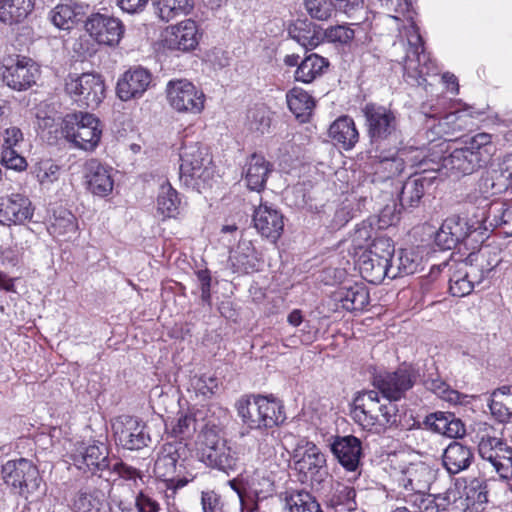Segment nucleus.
<instances>
[{
  "label": "nucleus",
  "mask_w": 512,
  "mask_h": 512,
  "mask_svg": "<svg viewBox=\"0 0 512 512\" xmlns=\"http://www.w3.org/2000/svg\"><path fill=\"white\" fill-rule=\"evenodd\" d=\"M2 477L8 486L25 499L34 494L41 484L37 467L25 458L7 461L2 466Z\"/></svg>",
  "instance_id": "10"
},
{
  "label": "nucleus",
  "mask_w": 512,
  "mask_h": 512,
  "mask_svg": "<svg viewBox=\"0 0 512 512\" xmlns=\"http://www.w3.org/2000/svg\"><path fill=\"white\" fill-rule=\"evenodd\" d=\"M292 457L295 469L305 479H313L317 474L322 475L325 472V455L313 442L300 440Z\"/></svg>",
  "instance_id": "20"
},
{
  "label": "nucleus",
  "mask_w": 512,
  "mask_h": 512,
  "mask_svg": "<svg viewBox=\"0 0 512 512\" xmlns=\"http://www.w3.org/2000/svg\"><path fill=\"white\" fill-rule=\"evenodd\" d=\"M480 457L489 462L503 479L512 476V448L495 432L484 433L478 443Z\"/></svg>",
  "instance_id": "13"
},
{
  "label": "nucleus",
  "mask_w": 512,
  "mask_h": 512,
  "mask_svg": "<svg viewBox=\"0 0 512 512\" xmlns=\"http://www.w3.org/2000/svg\"><path fill=\"white\" fill-rule=\"evenodd\" d=\"M426 425L434 432L449 438H459L465 434V426L462 421L451 413L435 412L426 417Z\"/></svg>",
  "instance_id": "36"
},
{
  "label": "nucleus",
  "mask_w": 512,
  "mask_h": 512,
  "mask_svg": "<svg viewBox=\"0 0 512 512\" xmlns=\"http://www.w3.org/2000/svg\"><path fill=\"white\" fill-rule=\"evenodd\" d=\"M115 441L128 450H138L148 445L150 435L145 423L131 416H120L112 424Z\"/></svg>",
  "instance_id": "16"
},
{
  "label": "nucleus",
  "mask_w": 512,
  "mask_h": 512,
  "mask_svg": "<svg viewBox=\"0 0 512 512\" xmlns=\"http://www.w3.org/2000/svg\"><path fill=\"white\" fill-rule=\"evenodd\" d=\"M416 380V373L411 366H401L395 372L379 374L374 378V385L390 401L400 399L404 393L412 388Z\"/></svg>",
  "instance_id": "19"
},
{
  "label": "nucleus",
  "mask_w": 512,
  "mask_h": 512,
  "mask_svg": "<svg viewBox=\"0 0 512 512\" xmlns=\"http://www.w3.org/2000/svg\"><path fill=\"white\" fill-rule=\"evenodd\" d=\"M65 91L79 106L95 108L104 99L105 86L99 75L83 73L69 75L65 80Z\"/></svg>",
  "instance_id": "11"
},
{
  "label": "nucleus",
  "mask_w": 512,
  "mask_h": 512,
  "mask_svg": "<svg viewBox=\"0 0 512 512\" xmlns=\"http://www.w3.org/2000/svg\"><path fill=\"white\" fill-rule=\"evenodd\" d=\"M328 65L325 58L312 53L298 65L295 71V80L306 84L311 83L323 74Z\"/></svg>",
  "instance_id": "44"
},
{
  "label": "nucleus",
  "mask_w": 512,
  "mask_h": 512,
  "mask_svg": "<svg viewBox=\"0 0 512 512\" xmlns=\"http://www.w3.org/2000/svg\"><path fill=\"white\" fill-rule=\"evenodd\" d=\"M331 451L348 471H357L362 457L361 441L352 435L338 436L331 443Z\"/></svg>",
  "instance_id": "29"
},
{
  "label": "nucleus",
  "mask_w": 512,
  "mask_h": 512,
  "mask_svg": "<svg viewBox=\"0 0 512 512\" xmlns=\"http://www.w3.org/2000/svg\"><path fill=\"white\" fill-rule=\"evenodd\" d=\"M473 460V453L468 446L453 441L443 452L444 467L451 474H457L467 469Z\"/></svg>",
  "instance_id": "37"
},
{
  "label": "nucleus",
  "mask_w": 512,
  "mask_h": 512,
  "mask_svg": "<svg viewBox=\"0 0 512 512\" xmlns=\"http://www.w3.org/2000/svg\"><path fill=\"white\" fill-rule=\"evenodd\" d=\"M2 81L15 91H25L36 84L40 76L39 66L24 56L9 57L0 68Z\"/></svg>",
  "instance_id": "12"
},
{
  "label": "nucleus",
  "mask_w": 512,
  "mask_h": 512,
  "mask_svg": "<svg viewBox=\"0 0 512 512\" xmlns=\"http://www.w3.org/2000/svg\"><path fill=\"white\" fill-rule=\"evenodd\" d=\"M81 14V8L75 4H58L49 13L52 24L63 30L71 29Z\"/></svg>",
  "instance_id": "53"
},
{
  "label": "nucleus",
  "mask_w": 512,
  "mask_h": 512,
  "mask_svg": "<svg viewBox=\"0 0 512 512\" xmlns=\"http://www.w3.org/2000/svg\"><path fill=\"white\" fill-rule=\"evenodd\" d=\"M397 262V266L394 267V272L397 273V276L409 275L417 271L419 266V257L413 251L400 250Z\"/></svg>",
  "instance_id": "63"
},
{
  "label": "nucleus",
  "mask_w": 512,
  "mask_h": 512,
  "mask_svg": "<svg viewBox=\"0 0 512 512\" xmlns=\"http://www.w3.org/2000/svg\"><path fill=\"white\" fill-rule=\"evenodd\" d=\"M329 136L345 150L352 149L359 140L355 122L348 116H341L330 125Z\"/></svg>",
  "instance_id": "39"
},
{
  "label": "nucleus",
  "mask_w": 512,
  "mask_h": 512,
  "mask_svg": "<svg viewBox=\"0 0 512 512\" xmlns=\"http://www.w3.org/2000/svg\"><path fill=\"white\" fill-rule=\"evenodd\" d=\"M180 161V179L186 186L201 191L209 184L214 170L206 148L198 142L184 143L180 150Z\"/></svg>",
  "instance_id": "5"
},
{
  "label": "nucleus",
  "mask_w": 512,
  "mask_h": 512,
  "mask_svg": "<svg viewBox=\"0 0 512 512\" xmlns=\"http://www.w3.org/2000/svg\"><path fill=\"white\" fill-rule=\"evenodd\" d=\"M254 227L261 234L272 242H276L284 229L283 215L267 204H260L254 211Z\"/></svg>",
  "instance_id": "28"
},
{
  "label": "nucleus",
  "mask_w": 512,
  "mask_h": 512,
  "mask_svg": "<svg viewBox=\"0 0 512 512\" xmlns=\"http://www.w3.org/2000/svg\"><path fill=\"white\" fill-rule=\"evenodd\" d=\"M151 80L152 76L148 70L141 67L130 69L118 80L116 93L122 101L141 97Z\"/></svg>",
  "instance_id": "27"
},
{
  "label": "nucleus",
  "mask_w": 512,
  "mask_h": 512,
  "mask_svg": "<svg viewBox=\"0 0 512 512\" xmlns=\"http://www.w3.org/2000/svg\"><path fill=\"white\" fill-rule=\"evenodd\" d=\"M420 169L409 177L402 186L400 203L402 207H415L423 197L426 187L431 185L436 176H426Z\"/></svg>",
  "instance_id": "35"
},
{
  "label": "nucleus",
  "mask_w": 512,
  "mask_h": 512,
  "mask_svg": "<svg viewBox=\"0 0 512 512\" xmlns=\"http://www.w3.org/2000/svg\"><path fill=\"white\" fill-rule=\"evenodd\" d=\"M33 212L31 201L21 193L0 197L1 224H23L32 218Z\"/></svg>",
  "instance_id": "23"
},
{
  "label": "nucleus",
  "mask_w": 512,
  "mask_h": 512,
  "mask_svg": "<svg viewBox=\"0 0 512 512\" xmlns=\"http://www.w3.org/2000/svg\"><path fill=\"white\" fill-rule=\"evenodd\" d=\"M443 223L456 245L471 233L483 229L479 213L469 220L455 216L449 217Z\"/></svg>",
  "instance_id": "42"
},
{
  "label": "nucleus",
  "mask_w": 512,
  "mask_h": 512,
  "mask_svg": "<svg viewBox=\"0 0 512 512\" xmlns=\"http://www.w3.org/2000/svg\"><path fill=\"white\" fill-rule=\"evenodd\" d=\"M33 8L32 0H3L0 3V21L8 25L20 23Z\"/></svg>",
  "instance_id": "43"
},
{
  "label": "nucleus",
  "mask_w": 512,
  "mask_h": 512,
  "mask_svg": "<svg viewBox=\"0 0 512 512\" xmlns=\"http://www.w3.org/2000/svg\"><path fill=\"white\" fill-rule=\"evenodd\" d=\"M356 491L353 487L336 483L327 497V505L335 511H352L356 508Z\"/></svg>",
  "instance_id": "49"
},
{
  "label": "nucleus",
  "mask_w": 512,
  "mask_h": 512,
  "mask_svg": "<svg viewBox=\"0 0 512 512\" xmlns=\"http://www.w3.org/2000/svg\"><path fill=\"white\" fill-rule=\"evenodd\" d=\"M481 114L479 111L472 110L471 107H465L440 117L438 124L433 126L432 129L434 133L441 137L450 136L472 127L473 119Z\"/></svg>",
  "instance_id": "31"
},
{
  "label": "nucleus",
  "mask_w": 512,
  "mask_h": 512,
  "mask_svg": "<svg viewBox=\"0 0 512 512\" xmlns=\"http://www.w3.org/2000/svg\"><path fill=\"white\" fill-rule=\"evenodd\" d=\"M479 187L487 195L501 194L512 187V154L505 156L497 167L486 171Z\"/></svg>",
  "instance_id": "25"
},
{
  "label": "nucleus",
  "mask_w": 512,
  "mask_h": 512,
  "mask_svg": "<svg viewBox=\"0 0 512 512\" xmlns=\"http://www.w3.org/2000/svg\"><path fill=\"white\" fill-rule=\"evenodd\" d=\"M201 460L209 467L225 473L235 471L238 466V454L218 429L206 426L201 434Z\"/></svg>",
  "instance_id": "8"
},
{
  "label": "nucleus",
  "mask_w": 512,
  "mask_h": 512,
  "mask_svg": "<svg viewBox=\"0 0 512 512\" xmlns=\"http://www.w3.org/2000/svg\"><path fill=\"white\" fill-rule=\"evenodd\" d=\"M500 252L496 248L482 247L472 252L464 260L456 264L467 272V276L475 284H480L490 276V273L501 263Z\"/></svg>",
  "instance_id": "17"
},
{
  "label": "nucleus",
  "mask_w": 512,
  "mask_h": 512,
  "mask_svg": "<svg viewBox=\"0 0 512 512\" xmlns=\"http://www.w3.org/2000/svg\"><path fill=\"white\" fill-rule=\"evenodd\" d=\"M23 142V133L16 126L8 127L2 132L1 162L6 168L15 171H24L26 169L27 162L20 154Z\"/></svg>",
  "instance_id": "24"
},
{
  "label": "nucleus",
  "mask_w": 512,
  "mask_h": 512,
  "mask_svg": "<svg viewBox=\"0 0 512 512\" xmlns=\"http://www.w3.org/2000/svg\"><path fill=\"white\" fill-rule=\"evenodd\" d=\"M77 230L76 217L66 209L56 210L48 226L49 234L60 241L72 239L77 234Z\"/></svg>",
  "instance_id": "40"
},
{
  "label": "nucleus",
  "mask_w": 512,
  "mask_h": 512,
  "mask_svg": "<svg viewBox=\"0 0 512 512\" xmlns=\"http://www.w3.org/2000/svg\"><path fill=\"white\" fill-rule=\"evenodd\" d=\"M479 216L483 230L501 228L503 233L512 235V200L492 202Z\"/></svg>",
  "instance_id": "30"
},
{
  "label": "nucleus",
  "mask_w": 512,
  "mask_h": 512,
  "mask_svg": "<svg viewBox=\"0 0 512 512\" xmlns=\"http://www.w3.org/2000/svg\"><path fill=\"white\" fill-rule=\"evenodd\" d=\"M33 173L42 189H50L60 178L61 166L51 159H46L34 166Z\"/></svg>",
  "instance_id": "56"
},
{
  "label": "nucleus",
  "mask_w": 512,
  "mask_h": 512,
  "mask_svg": "<svg viewBox=\"0 0 512 512\" xmlns=\"http://www.w3.org/2000/svg\"><path fill=\"white\" fill-rule=\"evenodd\" d=\"M84 28L95 42L110 47L118 45L125 32L120 19L102 13L91 14L86 19Z\"/></svg>",
  "instance_id": "15"
},
{
  "label": "nucleus",
  "mask_w": 512,
  "mask_h": 512,
  "mask_svg": "<svg viewBox=\"0 0 512 512\" xmlns=\"http://www.w3.org/2000/svg\"><path fill=\"white\" fill-rule=\"evenodd\" d=\"M198 26L195 21L186 19L168 26L163 32V45L169 50L190 51L199 43Z\"/></svg>",
  "instance_id": "22"
},
{
  "label": "nucleus",
  "mask_w": 512,
  "mask_h": 512,
  "mask_svg": "<svg viewBox=\"0 0 512 512\" xmlns=\"http://www.w3.org/2000/svg\"><path fill=\"white\" fill-rule=\"evenodd\" d=\"M290 111L297 117L305 120L312 112L315 102L311 95L302 88L294 87L286 95Z\"/></svg>",
  "instance_id": "52"
},
{
  "label": "nucleus",
  "mask_w": 512,
  "mask_h": 512,
  "mask_svg": "<svg viewBox=\"0 0 512 512\" xmlns=\"http://www.w3.org/2000/svg\"><path fill=\"white\" fill-rule=\"evenodd\" d=\"M443 148L423 157L418 165L424 172L454 175H470L486 165L495 153L492 136L478 133L464 142V146L454 149L448 156L442 155Z\"/></svg>",
  "instance_id": "1"
},
{
  "label": "nucleus",
  "mask_w": 512,
  "mask_h": 512,
  "mask_svg": "<svg viewBox=\"0 0 512 512\" xmlns=\"http://www.w3.org/2000/svg\"><path fill=\"white\" fill-rule=\"evenodd\" d=\"M284 512H322L315 497L305 490H287L281 494Z\"/></svg>",
  "instance_id": "38"
},
{
  "label": "nucleus",
  "mask_w": 512,
  "mask_h": 512,
  "mask_svg": "<svg viewBox=\"0 0 512 512\" xmlns=\"http://www.w3.org/2000/svg\"><path fill=\"white\" fill-rule=\"evenodd\" d=\"M367 132L373 144L381 143L395 136L398 130L396 113L382 105L366 104L363 108Z\"/></svg>",
  "instance_id": "14"
},
{
  "label": "nucleus",
  "mask_w": 512,
  "mask_h": 512,
  "mask_svg": "<svg viewBox=\"0 0 512 512\" xmlns=\"http://www.w3.org/2000/svg\"><path fill=\"white\" fill-rule=\"evenodd\" d=\"M230 262L236 272L249 273L256 269L257 255L250 241H240L230 256Z\"/></svg>",
  "instance_id": "48"
},
{
  "label": "nucleus",
  "mask_w": 512,
  "mask_h": 512,
  "mask_svg": "<svg viewBox=\"0 0 512 512\" xmlns=\"http://www.w3.org/2000/svg\"><path fill=\"white\" fill-rule=\"evenodd\" d=\"M397 405L380 397L375 390L359 393L353 401L351 416L363 429L380 433L398 422Z\"/></svg>",
  "instance_id": "2"
},
{
  "label": "nucleus",
  "mask_w": 512,
  "mask_h": 512,
  "mask_svg": "<svg viewBox=\"0 0 512 512\" xmlns=\"http://www.w3.org/2000/svg\"><path fill=\"white\" fill-rule=\"evenodd\" d=\"M475 285L467 276V272L455 263L449 278L450 293L455 297H464L472 292Z\"/></svg>",
  "instance_id": "57"
},
{
  "label": "nucleus",
  "mask_w": 512,
  "mask_h": 512,
  "mask_svg": "<svg viewBox=\"0 0 512 512\" xmlns=\"http://www.w3.org/2000/svg\"><path fill=\"white\" fill-rule=\"evenodd\" d=\"M372 256L392 262L394 245L390 238L385 236L375 237L369 248L364 250Z\"/></svg>",
  "instance_id": "61"
},
{
  "label": "nucleus",
  "mask_w": 512,
  "mask_h": 512,
  "mask_svg": "<svg viewBox=\"0 0 512 512\" xmlns=\"http://www.w3.org/2000/svg\"><path fill=\"white\" fill-rule=\"evenodd\" d=\"M191 388L196 396L208 399L218 390V382L217 379L212 376H195L191 379Z\"/></svg>",
  "instance_id": "60"
},
{
  "label": "nucleus",
  "mask_w": 512,
  "mask_h": 512,
  "mask_svg": "<svg viewBox=\"0 0 512 512\" xmlns=\"http://www.w3.org/2000/svg\"><path fill=\"white\" fill-rule=\"evenodd\" d=\"M236 407L242 422L251 429L273 428L286 419L281 401L273 396L242 397Z\"/></svg>",
  "instance_id": "3"
},
{
  "label": "nucleus",
  "mask_w": 512,
  "mask_h": 512,
  "mask_svg": "<svg viewBox=\"0 0 512 512\" xmlns=\"http://www.w3.org/2000/svg\"><path fill=\"white\" fill-rule=\"evenodd\" d=\"M271 113L269 109L258 104L248 109L245 119V128L255 136H261L270 131Z\"/></svg>",
  "instance_id": "47"
},
{
  "label": "nucleus",
  "mask_w": 512,
  "mask_h": 512,
  "mask_svg": "<svg viewBox=\"0 0 512 512\" xmlns=\"http://www.w3.org/2000/svg\"><path fill=\"white\" fill-rule=\"evenodd\" d=\"M273 170V165L264 156L253 154L247 160L244 167L247 187L253 191L264 189L267 178Z\"/></svg>",
  "instance_id": "34"
},
{
  "label": "nucleus",
  "mask_w": 512,
  "mask_h": 512,
  "mask_svg": "<svg viewBox=\"0 0 512 512\" xmlns=\"http://www.w3.org/2000/svg\"><path fill=\"white\" fill-rule=\"evenodd\" d=\"M61 132L68 142L85 151H93L102 136L99 119L87 112L67 114L62 119Z\"/></svg>",
  "instance_id": "7"
},
{
  "label": "nucleus",
  "mask_w": 512,
  "mask_h": 512,
  "mask_svg": "<svg viewBox=\"0 0 512 512\" xmlns=\"http://www.w3.org/2000/svg\"><path fill=\"white\" fill-rule=\"evenodd\" d=\"M185 448L181 443H165L154 464V473L167 482V488L176 490L187 485L196 477L190 463L181 459V451Z\"/></svg>",
  "instance_id": "4"
},
{
  "label": "nucleus",
  "mask_w": 512,
  "mask_h": 512,
  "mask_svg": "<svg viewBox=\"0 0 512 512\" xmlns=\"http://www.w3.org/2000/svg\"><path fill=\"white\" fill-rule=\"evenodd\" d=\"M274 474L268 469L257 467L255 469L252 484L258 498H266L274 492Z\"/></svg>",
  "instance_id": "58"
},
{
  "label": "nucleus",
  "mask_w": 512,
  "mask_h": 512,
  "mask_svg": "<svg viewBox=\"0 0 512 512\" xmlns=\"http://www.w3.org/2000/svg\"><path fill=\"white\" fill-rule=\"evenodd\" d=\"M305 8L312 18L320 21L331 18L335 10L332 0H305Z\"/></svg>",
  "instance_id": "59"
},
{
  "label": "nucleus",
  "mask_w": 512,
  "mask_h": 512,
  "mask_svg": "<svg viewBox=\"0 0 512 512\" xmlns=\"http://www.w3.org/2000/svg\"><path fill=\"white\" fill-rule=\"evenodd\" d=\"M425 387L436 394L438 397L451 403L459 401V393L449 387L443 380L439 378H429L424 382Z\"/></svg>",
  "instance_id": "62"
},
{
  "label": "nucleus",
  "mask_w": 512,
  "mask_h": 512,
  "mask_svg": "<svg viewBox=\"0 0 512 512\" xmlns=\"http://www.w3.org/2000/svg\"><path fill=\"white\" fill-rule=\"evenodd\" d=\"M487 502L486 492L478 481H472L459 491L457 511L478 510Z\"/></svg>",
  "instance_id": "51"
},
{
  "label": "nucleus",
  "mask_w": 512,
  "mask_h": 512,
  "mask_svg": "<svg viewBox=\"0 0 512 512\" xmlns=\"http://www.w3.org/2000/svg\"><path fill=\"white\" fill-rule=\"evenodd\" d=\"M165 92L169 106L179 113L197 115L205 108L204 92L188 79L170 80Z\"/></svg>",
  "instance_id": "9"
},
{
  "label": "nucleus",
  "mask_w": 512,
  "mask_h": 512,
  "mask_svg": "<svg viewBox=\"0 0 512 512\" xmlns=\"http://www.w3.org/2000/svg\"><path fill=\"white\" fill-rule=\"evenodd\" d=\"M74 461L80 469H85L92 474L101 473L110 466L107 448L102 443L87 446L74 457Z\"/></svg>",
  "instance_id": "33"
},
{
  "label": "nucleus",
  "mask_w": 512,
  "mask_h": 512,
  "mask_svg": "<svg viewBox=\"0 0 512 512\" xmlns=\"http://www.w3.org/2000/svg\"><path fill=\"white\" fill-rule=\"evenodd\" d=\"M335 297L347 311L363 310L369 303V292L362 283L339 288Z\"/></svg>",
  "instance_id": "41"
},
{
  "label": "nucleus",
  "mask_w": 512,
  "mask_h": 512,
  "mask_svg": "<svg viewBox=\"0 0 512 512\" xmlns=\"http://www.w3.org/2000/svg\"><path fill=\"white\" fill-rule=\"evenodd\" d=\"M276 439L272 435H266L258 443L256 462L258 467L268 469L271 473H276L279 464L275 449Z\"/></svg>",
  "instance_id": "54"
},
{
  "label": "nucleus",
  "mask_w": 512,
  "mask_h": 512,
  "mask_svg": "<svg viewBox=\"0 0 512 512\" xmlns=\"http://www.w3.org/2000/svg\"><path fill=\"white\" fill-rule=\"evenodd\" d=\"M490 410L500 422L512 420V386H502L491 395Z\"/></svg>",
  "instance_id": "46"
},
{
  "label": "nucleus",
  "mask_w": 512,
  "mask_h": 512,
  "mask_svg": "<svg viewBox=\"0 0 512 512\" xmlns=\"http://www.w3.org/2000/svg\"><path fill=\"white\" fill-rule=\"evenodd\" d=\"M426 157L423 150H403L399 154L393 157H384L377 161L374 166V179L373 181H385L387 179L400 175L405 167V163H409L411 167L420 169L422 173H425L418 163L420 160Z\"/></svg>",
  "instance_id": "21"
},
{
  "label": "nucleus",
  "mask_w": 512,
  "mask_h": 512,
  "mask_svg": "<svg viewBox=\"0 0 512 512\" xmlns=\"http://www.w3.org/2000/svg\"><path fill=\"white\" fill-rule=\"evenodd\" d=\"M434 479L435 471L421 461L409 463L399 471L396 477L398 485L404 490V499L411 497L413 493L427 492Z\"/></svg>",
  "instance_id": "18"
},
{
  "label": "nucleus",
  "mask_w": 512,
  "mask_h": 512,
  "mask_svg": "<svg viewBox=\"0 0 512 512\" xmlns=\"http://www.w3.org/2000/svg\"><path fill=\"white\" fill-rule=\"evenodd\" d=\"M359 270L362 277L373 284L382 282L385 277H397L392 262L372 256V254L365 251H363L359 258Z\"/></svg>",
  "instance_id": "32"
},
{
  "label": "nucleus",
  "mask_w": 512,
  "mask_h": 512,
  "mask_svg": "<svg viewBox=\"0 0 512 512\" xmlns=\"http://www.w3.org/2000/svg\"><path fill=\"white\" fill-rule=\"evenodd\" d=\"M289 34L292 39L305 49H314L321 42V33L311 22L302 20L296 21L289 29Z\"/></svg>",
  "instance_id": "50"
},
{
  "label": "nucleus",
  "mask_w": 512,
  "mask_h": 512,
  "mask_svg": "<svg viewBox=\"0 0 512 512\" xmlns=\"http://www.w3.org/2000/svg\"><path fill=\"white\" fill-rule=\"evenodd\" d=\"M153 5L163 21L187 14L193 7L192 0H153Z\"/></svg>",
  "instance_id": "55"
},
{
  "label": "nucleus",
  "mask_w": 512,
  "mask_h": 512,
  "mask_svg": "<svg viewBox=\"0 0 512 512\" xmlns=\"http://www.w3.org/2000/svg\"><path fill=\"white\" fill-rule=\"evenodd\" d=\"M84 177L87 189L95 196L106 197L113 191L112 168L96 159H90L85 163Z\"/></svg>",
  "instance_id": "26"
},
{
  "label": "nucleus",
  "mask_w": 512,
  "mask_h": 512,
  "mask_svg": "<svg viewBox=\"0 0 512 512\" xmlns=\"http://www.w3.org/2000/svg\"><path fill=\"white\" fill-rule=\"evenodd\" d=\"M181 199L169 182H164L157 196V212L164 218H175L180 213Z\"/></svg>",
  "instance_id": "45"
},
{
  "label": "nucleus",
  "mask_w": 512,
  "mask_h": 512,
  "mask_svg": "<svg viewBox=\"0 0 512 512\" xmlns=\"http://www.w3.org/2000/svg\"><path fill=\"white\" fill-rule=\"evenodd\" d=\"M404 34L408 45L406 56L401 61L404 77L408 82L423 85L426 82V76L437 73V65L425 52L421 35L415 23L405 26Z\"/></svg>",
  "instance_id": "6"
},
{
  "label": "nucleus",
  "mask_w": 512,
  "mask_h": 512,
  "mask_svg": "<svg viewBox=\"0 0 512 512\" xmlns=\"http://www.w3.org/2000/svg\"><path fill=\"white\" fill-rule=\"evenodd\" d=\"M100 506V499L87 491H79L73 503L75 512H98Z\"/></svg>",
  "instance_id": "64"
}]
</instances>
